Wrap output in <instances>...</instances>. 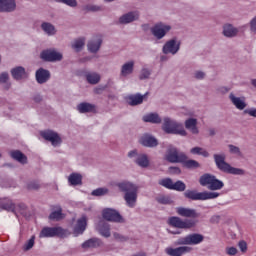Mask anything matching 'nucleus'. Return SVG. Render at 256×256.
Here are the masks:
<instances>
[{
    "label": "nucleus",
    "instance_id": "nucleus-14",
    "mask_svg": "<svg viewBox=\"0 0 256 256\" xmlns=\"http://www.w3.org/2000/svg\"><path fill=\"white\" fill-rule=\"evenodd\" d=\"M176 213L180 217H186L187 219H197L199 217V213L193 208L178 207L176 208Z\"/></svg>",
    "mask_w": 256,
    "mask_h": 256
},
{
    "label": "nucleus",
    "instance_id": "nucleus-13",
    "mask_svg": "<svg viewBox=\"0 0 256 256\" xmlns=\"http://www.w3.org/2000/svg\"><path fill=\"white\" fill-rule=\"evenodd\" d=\"M41 59L43 61H61L63 59V55L55 50H44L40 54Z\"/></svg>",
    "mask_w": 256,
    "mask_h": 256
},
{
    "label": "nucleus",
    "instance_id": "nucleus-48",
    "mask_svg": "<svg viewBox=\"0 0 256 256\" xmlns=\"http://www.w3.org/2000/svg\"><path fill=\"white\" fill-rule=\"evenodd\" d=\"M57 3H64L69 7H77V0H56Z\"/></svg>",
    "mask_w": 256,
    "mask_h": 256
},
{
    "label": "nucleus",
    "instance_id": "nucleus-63",
    "mask_svg": "<svg viewBox=\"0 0 256 256\" xmlns=\"http://www.w3.org/2000/svg\"><path fill=\"white\" fill-rule=\"evenodd\" d=\"M210 135H215V130L214 129L210 130Z\"/></svg>",
    "mask_w": 256,
    "mask_h": 256
},
{
    "label": "nucleus",
    "instance_id": "nucleus-21",
    "mask_svg": "<svg viewBox=\"0 0 256 256\" xmlns=\"http://www.w3.org/2000/svg\"><path fill=\"white\" fill-rule=\"evenodd\" d=\"M11 75L16 81H21V79H26L27 72L25 71V68L18 66L11 70Z\"/></svg>",
    "mask_w": 256,
    "mask_h": 256
},
{
    "label": "nucleus",
    "instance_id": "nucleus-44",
    "mask_svg": "<svg viewBox=\"0 0 256 256\" xmlns=\"http://www.w3.org/2000/svg\"><path fill=\"white\" fill-rule=\"evenodd\" d=\"M156 201L161 205H171L173 203V200L169 196H159L156 198Z\"/></svg>",
    "mask_w": 256,
    "mask_h": 256
},
{
    "label": "nucleus",
    "instance_id": "nucleus-35",
    "mask_svg": "<svg viewBox=\"0 0 256 256\" xmlns=\"http://www.w3.org/2000/svg\"><path fill=\"white\" fill-rule=\"evenodd\" d=\"M239 31L237 28H234L233 25L227 24L224 26L223 34L225 37H235Z\"/></svg>",
    "mask_w": 256,
    "mask_h": 256
},
{
    "label": "nucleus",
    "instance_id": "nucleus-23",
    "mask_svg": "<svg viewBox=\"0 0 256 256\" xmlns=\"http://www.w3.org/2000/svg\"><path fill=\"white\" fill-rule=\"evenodd\" d=\"M229 99L233 103V105L236 107V109H239L240 111H243V109L247 107L245 100L239 97H236L235 94L233 93L229 95Z\"/></svg>",
    "mask_w": 256,
    "mask_h": 256
},
{
    "label": "nucleus",
    "instance_id": "nucleus-18",
    "mask_svg": "<svg viewBox=\"0 0 256 256\" xmlns=\"http://www.w3.org/2000/svg\"><path fill=\"white\" fill-rule=\"evenodd\" d=\"M85 229H87V217L82 216L77 220L76 226L74 227V235H83L85 233Z\"/></svg>",
    "mask_w": 256,
    "mask_h": 256
},
{
    "label": "nucleus",
    "instance_id": "nucleus-50",
    "mask_svg": "<svg viewBox=\"0 0 256 256\" xmlns=\"http://www.w3.org/2000/svg\"><path fill=\"white\" fill-rule=\"evenodd\" d=\"M151 75V71L149 69H142L140 73V79H149V76Z\"/></svg>",
    "mask_w": 256,
    "mask_h": 256
},
{
    "label": "nucleus",
    "instance_id": "nucleus-57",
    "mask_svg": "<svg viewBox=\"0 0 256 256\" xmlns=\"http://www.w3.org/2000/svg\"><path fill=\"white\" fill-rule=\"evenodd\" d=\"M229 149H230L231 153H236L238 155L241 153V151L239 150V147H237V146L230 145Z\"/></svg>",
    "mask_w": 256,
    "mask_h": 256
},
{
    "label": "nucleus",
    "instance_id": "nucleus-9",
    "mask_svg": "<svg viewBox=\"0 0 256 256\" xmlns=\"http://www.w3.org/2000/svg\"><path fill=\"white\" fill-rule=\"evenodd\" d=\"M204 239L202 234L193 233L178 239V245H199Z\"/></svg>",
    "mask_w": 256,
    "mask_h": 256
},
{
    "label": "nucleus",
    "instance_id": "nucleus-55",
    "mask_svg": "<svg viewBox=\"0 0 256 256\" xmlns=\"http://www.w3.org/2000/svg\"><path fill=\"white\" fill-rule=\"evenodd\" d=\"M250 29L252 33H256V16L250 22Z\"/></svg>",
    "mask_w": 256,
    "mask_h": 256
},
{
    "label": "nucleus",
    "instance_id": "nucleus-25",
    "mask_svg": "<svg viewBox=\"0 0 256 256\" xmlns=\"http://www.w3.org/2000/svg\"><path fill=\"white\" fill-rule=\"evenodd\" d=\"M79 113H95V105L87 102H82L77 106Z\"/></svg>",
    "mask_w": 256,
    "mask_h": 256
},
{
    "label": "nucleus",
    "instance_id": "nucleus-10",
    "mask_svg": "<svg viewBox=\"0 0 256 256\" xmlns=\"http://www.w3.org/2000/svg\"><path fill=\"white\" fill-rule=\"evenodd\" d=\"M103 219L112 221L113 223H123V216L115 209L105 208L102 211Z\"/></svg>",
    "mask_w": 256,
    "mask_h": 256
},
{
    "label": "nucleus",
    "instance_id": "nucleus-28",
    "mask_svg": "<svg viewBox=\"0 0 256 256\" xmlns=\"http://www.w3.org/2000/svg\"><path fill=\"white\" fill-rule=\"evenodd\" d=\"M185 127L194 135H197V133H199V129L197 128V119L195 118H189L188 120H186Z\"/></svg>",
    "mask_w": 256,
    "mask_h": 256
},
{
    "label": "nucleus",
    "instance_id": "nucleus-22",
    "mask_svg": "<svg viewBox=\"0 0 256 256\" xmlns=\"http://www.w3.org/2000/svg\"><path fill=\"white\" fill-rule=\"evenodd\" d=\"M139 19V12H129L127 14H124L119 19V23L121 24H127V23H133V21H137Z\"/></svg>",
    "mask_w": 256,
    "mask_h": 256
},
{
    "label": "nucleus",
    "instance_id": "nucleus-64",
    "mask_svg": "<svg viewBox=\"0 0 256 256\" xmlns=\"http://www.w3.org/2000/svg\"><path fill=\"white\" fill-rule=\"evenodd\" d=\"M252 85L256 87V79L252 80Z\"/></svg>",
    "mask_w": 256,
    "mask_h": 256
},
{
    "label": "nucleus",
    "instance_id": "nucleus-24",
    "mask_svg": "<svg viewBox=\"0 0 256 256\" xmlns=\"http://www.w3.org/2000/svg\"><path fill=\"white\" fill-rule=\"evenodd\" d=\"M140 143L144 147H157L158 145L157 139H155V137H152L150 135L142 136L140 139Z\"/></svg>",
    "mask_w": 256,
    "mask_h": 256
},
{
    "label": "nucleus",
    "instance_id": "nucleus-39",
    "mask_svg": "<svg viewBox=\"0 0 256 256\" xmlns=\"http://www.w3.org/2000/svg\"><path fill=\"white\" fill-rule=\"evenodd\" d=\"M192 155H202V157H209V152L201 147H194L190 150Z\"/></svg>",
    "mask_w": 256,
    "mask_h": 256
},
{
    "label": "nucleus",
    "instance_id": "nucleus-29",
    "mask_svg": "<svg viewBox=\"0 0 256 256\" xmlns=\"http://www.w3.org/2000/svg\"><path fill=\"white\" fill-rule=\"evenodd\" d=\"M10 157H12V159H15V161H18L19 163H22L23 165L27 163V156H25V154H23L19 150L11 151Z\"/></svg>",
    "mask_w": 256,
    "mask_h": 256
},
{
    "label": "nucleus",
    "instance_id": "nucleus-37",
    "mask_svg": "<svg viewBox=\"0 0 256 256\" xmlns=\"http://www.w3.org/2000/svg\"><path fill=\"white\" fill-rule=\"evenodd\" d=\"M136 163L139 167H149V158L145 154H140L136 159Z\"/></svg>",
    "mask_w": 256,
    "mask_h": 256
},
{
    "label": "nucleus",
    "instance_id": "nucleus-56",
    "mask_svg": "<svg viewBox=\"0 0 256 256\" xmlns=\"http://www.w3.org/2000/svg\"><path fill=\"white\" fill-rule=\"evenodd\" d=\"M169 173H172L174 175H179L181 173V169H179V167H170Z\"/></svg>",
    "mask_w": 256,
    "mask_h": 256
},
{
    "label": "nucleus",
    "instance_id": "nucleus-52",
    "mask_svg": "<svg viewBox=\"0 0 256 256\" xmlns=\"http://www.w3.org/2000/svg\"><path fill=\"white\" fill-rule=\"evenodd\" d=\"M226 253L227 255L233 256V255H237L238 250L235 247H228L226 248Z\"/></svg>",
    "mask_w": 256,
    "mask_h": 256
},
{
    "label": "nucleus",
    "instance_id": "nucleus-32",
    "mask_svg": "<svg viewBox=\"0 0 256 256\" xmlns=\"http://www.w3.org/2000/svg\"><path fill=\"white\" fill-rule=\"evenodd\" d=\"M99 233L100 235H102V237H111V227L109 226V224L101 222L99 224Z\"/></svg>",
    "mask_w": 256,
    "mask_h": 256
},
{
    "label": "nucleus",
    "instance_id": "nucleus-1",
    "mask_svg": "<svg viewBox=\"0 0 256 256\" xmlns=\"http://www.w3.org/2000/svg\"><path fill=\"white\" fill-rule=\"evenodd\" d=\"M116 185L122 193H125L124 200L126 201V205L133 209L137 203V186L129 181L119 182Z\"/></svg>",
    "mask_w": 256,
    "mask_h": 256
},
{
    "label": "nucleus",
    "instance_id": "nucleus-61",
    "mask_svg": "<svg viewBox=\"0 0 256 256\" xmlns=\"http://www.w3.org/2000/svg\"><path fill=\"white\" fill-rule=\"evenodd\" d=\"M34 101H35L36 103H39V102L41 101V96H40V95H36V96L34 97Z\"/></svg>",
    "mask_w": 256,
    "mask_h": 256
},
{
    "label": "nucleus",
    "instance_id": "nucleus-51",
    "mask_svg": "<svg viewBox=\"0 0 256 256\" xmlns=\"http://www.w3.org/2000/svg\"><path fill=\"white\" fill-rule=\"evenodd\" d=\"M238 247L242 253H247V242L245 240L240 241Z\"/></svg>",
    "mask_w": 256,
    "mask_h": 256
},
{
    "label": "nucleus",
    "instance_id": "nucleus-54",
    "mask_svg": "<svg viewBox=\"0 0 256 256\" xmlns=\"http://www.w3.org/2000/svg\"><path fill=\"white\" fill-rule=\"evenodd\" d=\"M113 235L117 241H127V237H125L117 232H115Z\"/></svg>",
    "mask_w": 256,
    "mask_h": 256
},
{
    "label": "nucleus",
    "instance_id": "nucleus-31",
    "mask_svg": "<svg viewBox=\"0 0 256 256\" xmlns=\"http://www.w3.org/2000/svg\"><path fill=\"white\" fill-rule=\"evenodd\" d=\"M68 181L70 185H73L74 187L77 185H82L83 184V176L79 173H72L68 177Z\"/></svg>",
    "mask_w": 256,
    "mask_h": 256
},
{
    "label": "nucleus",
    "instance_id": "nucleus-5",
    "mask_svg": "<svg viewBox=\"0 0 256 256\" xmlns=\"http://www.w3.org/2000/svg\"><path fill=\"white\" fill-rule=\"evenodd\" d=\"M219 195V192H197L196 190H186L184 192V197H186V199H190L191 201H207L209 199H217Z\"/></svg>",
    "mask_w": 256,
    "mask_h": 256
},
{
    "label": "nucleus",
    "instance_id": "nucleus-7",
    "mask_svg": "<svg viewBox=\"0 0 256 256\" xmlns=\"http://www.w3.org/2000/svg\"><path fill=\"white\" fill-rule=\"evenodd\" d=\"M162 129L165 133H168L171 135H182V136L187 135V132L185 131L183 126L180 123L174 120H171L170 118H164Z\"/></svg>",
    "mask_w": 256,
    "mask_h": 256
},
{
    "label": "nucleus",
    "instance_id": "nucleus-49",
    "mask_svg": "<svg viewBox=\"0 0 256 256\" xmlns=\"http://www.w3.org/2000/svg\"><path fill=\"white\" fill-rule=\"evenodd\" d=\"M85 11H92V12L101 11V6L87 5L85 6Z\"/></svg>",
    "mask_w": 256,
    "mask_h": 256
},
{
    "label": "nucleus",
    "instance_id": "nucleus-42",
    "mask_svg": "<svg viewBox=\"0 0 256 256\" xmlns=\"http://www.w3.org/2000/svg\"><path fill=\"white\" fill-rule=\"evenodd\" d=\"M185 189H187V186L181 180L172 184V191H185Z\"/></svg>",
    "mask_w": 256,
    "mask_h": 256
},
{
    "label": "nucleus",
    "instance_id": "nucleus-33",
    "mask_svg": "<svg viewBox=\"0 0 256 256\" xmlns=\"http://www.w3.org/2000/svg\"><path fill=\"white\" fill-rule=\"evenodd\" d=\"M0 208L4 209L5 211H11L12 213H15V204L7 198L0 201Z\"/></svg>",
    "mask_w": 256,
    "mask_h": 256
},
{
    "label": "nucleus",
    "instance_id": "nucleus-34",
    "mask_svg": "<svg viewBox=\"0 0 256 256\" xmlns=\"http://www.w3.org/2000/svg\"><path fill=\"white\" fill-rule=\"evenodd\" d=\"M144 123H161V117L157 113H150L143 116Z\"/></svg>",
    "mask_w": 256,
    "mask_h": 256
},
{
    "label": "nucleus",
    "instance_id": "nucleus-20",
    "mask_svg": "<svg viewBox=\"0 0 256 256\" xmlns=\"http://www.w3.org/2000/svg\"><path fill=\"white\" fill-rule=\"evenodd\" d=\"M50 77H51V74L49 73L48 70L40 68L36 71V80L40 84L47 83Z\"/></svg>",
    "mask_w": 256,
    "mask_h": 256
},
{
    "label": "nucleus",
    "instance_id": "nucleus-59",
    "mask_svg": "<svg viewBox=\"0 0 256 256\" xmlns=\"http://www.w3.org/2000/svg\"><path fill=\"white\" fill-rule=\"evenodd\" d=\"M248 115H250L251 117H256V109L249 110Z\"/></svg>",
    "mask_w": 256,
    "mask_h": 256
},
{
    "label": "nucleus",
    "instance_id": "nucleus-27",
    "mask_svg": "<svg viewBox=\"0 0 256 256\" xmlns=\"http://www.w3.org/2000/svg\"><path fill=\"white\" fill-rule=\"evenodd\" d=\"M101 43H103L101 37L97 38L96 40L89 41L87 45L88 51H90V53H97V51L101 49Z\"/></svg>",
    "mask_w": 256,
    "mask_h": 256
},
{
    "label": "nucleus",
    "instance_id": "nucleus-4",
    "mask_svg": "<svg viewBox=\"0 0 256 256\" xmlns=\"http://www.w3.org/2000/svg\"><path fill=\"white\" fill-rule=\"evenodd\" d=\"M69 235H71V233H69V230L63 229L61 226H58L42 228L39 237L40 239L51 237H59L60 239H65V237H69Z\"/></svg>",
    "mask_w": 256,
    "mask_h": 256
},
{
    "label": "nucleus",
    "instance_id": "nucleus-19",
    "mask_svg": "<svg viewBox=\"0 0 256 256\" xmlns=\"http://www.w3.org/2000/svg\"><path fill=\"white\" fill-rule=\"evenodd\" d=\"M103 242L99 238H90L82 243V249H97V247H101Z\"/></svg>",
    "mask_w": 256,
    "mask_h": 256
},
{
    "label": "nucleus",
    "instance_id": "nucleus-17",
    "mask_svg": "<svg viewBox=\"0 0 256 256\" xmlns=\"http://www.w3.org/2000/svg\"><path fill=\"white\" fill-rule=\"evenodd\" d=\"M16 7L15 0H0V13H10L11 11H15Z\"/></svg>",
    "mask_w": 256,
    "mask_h": 256
},
{
    "label": "nucleus",
    "instance_id": "nucleus-36",
    "mask_svg": "<svg viewBox=\"0 0 256 256\" xmlns=\"http://www.w3.org/2000/svg\"><path fill=\"white\" fill-rule=\"evenodd\" d=\"M134 65L135 63H133V61L125 63L122 66L121 75H123V77H126V75H131V73H133Z\"/></svg>",
    "mask_w": 256,
    "mask_h": 256
},
{
    "label": "nucleus",
    "instance_id": "nucleus-3",
    "mask_svg": "<svg viewBox=\"0 0 256 256\" xmlns=\"http://www.w3.org/2000/svg\"><path fill=\"white\" fill-rule=\"evenodd\" d=\"M199 183L202 187H207L209 191H220V189L225 187L223 181L209 173L203 174L199 179Z\"/></svg>",
    "mask_w": 256,
    "mask_h": 256
},
{
    "label": "nucleus",
    "instance_id": "nucleus-46",
    "mask_svg": "<svg viewBox=\"0 0 256 256\" xmlns=\"http://www.w3.org/2000/svg\"><path fill=\"white\" fill-rule=\"evenodd\" d=\"M35 245V236H32L24 245V251H29L33 249Z\"/></svg>",
    "mask_w": 256,
    "mask_h": 256
},
{
    "label": "nucleus",
    "instance_id": "nucleus-40",
    "mask_svg": "<svg viewBox=\"0 0 256 256\" xmlns=\"http://www.w3.org/2000/svg\"><path fill=\"white\" fill-rule=\"evenodd\" d=\"M83 47H85V38H78L72 44V48H74L77 52L81 51Z\"/></svg>",
    "mask_w": 256,
    "mask_h": 256
},
{
    "label": "nucleus",
    "instance_id": "nucleus-60",
    "mask_svg": "<svg viewBox=\"0 0 256 256\" xmlns=\"http://www.w3.org/2000/svg\"><path fill=\"white\" fill-rule=\"evenodd\" d=\"M137 155V150H132L128 153V157H135Z\"/></svg>",
    "mask_w": 256,
    "mask_h": 256
},
{
    "label": "nucleus",
    "instance_id": "nucleus-53",
    "mask_svg": "<svg viewBox=\"0 0 256 256\" xmlns=\"http://www.w3.org/2000/svg\"><path fill=\"white\" fill-rule=\"evenodd\" d=\"M6 81H9V74L7 72H3L0 74V83H5Z\"/></svg>",
    "mask_w": 256,
    "mask_h": 256
},
{
    "label": "nucleus",
    "instance_id": "nucleus-11",
    "mask_svg": "<svg viewBox=\"0 0 256 256\" xmlns=\"http://www.w3.org/2000/svg\"><path fill=\"white\" fill-rule=\"evenodd\" d=\"M41 137L45 139L46 141H50V143L53 145V147H57V145H61L62 140L59 134L57 132H54L52 130H45L40 133Z\"/></svg>",
    "mask_w": 256,
    "mask_h": 256
},
{
    "label": "nucleus",
    "instance_id": "nucleus-45",
    "mask_svg": "<svg viewBox=\"0 0 256 256\" xmlns=\"http://www.w3.org/2000/svg\"><path fill=\"white\" fill-rule=\"evenodd\" d=\"M109 190L107 188H97L96 190L92 191V195L94 197H101L102 195H106Z\"/></svg>",
    "mask_w": 256,
    "mask_h": 256
},
{
    "label": "nucleus",
    "instance_id": "nucleus-62",
    "mask_svg": "<svg viewBox=\"0 0 256 256\" xmlns=\"http://www.w3.org/2000/svg\"><path fill=\"white\" fill-rule=\"evenodd\" d=\"M134 256H147L145 253L135 254Z\"/></svg>",
    "mask_w": 256,
    "mask_h": 256
},
{
    "label": "nucleus",
    "instance_id": "nucleus-6",
    "mask_svg": "<svg viewBox=\"0 0 256 256\" xmlns=\"http://www.w3.org/2000/svg\"><path fill=\"white\" fill-rule=\"evenodd\" d=\"M214 161L220 171L223 173H230V175H243V170L234 168L229 163L225 162V155H214Z\"/></svg>",
    "mask_w": 256,
    "mask_h": 256
},
{
    "label": "nucleus",
    "instance_id": "nucleus-26",
    "mask_svg": "<svg viewBox=\"0 0 256 256\" xmlns=\"http://www.w3.org/2000/svg\"><path fill=\"white\" fill-rule=\"evenodd\" d=\"M144 97L145 96H143L141 94L130 95L126 98V101H127L128 105L135 107V105H141V103H143Z\"/></svg>",
    "mask_w": 256,
    "mask_h": 256
},
{
    "label": "nucleus",
    "instance_id": "nucleus-15",
    "mask_svg": "<svg viewBox=\"0 0 256 256\" xmlns=\"http://www.w3.org/2000/svg\"><path fill=\"white\" fill-rule=\"evenodd\" d=\"M181 47V44L177 42V40L172 39L165 43L163 47V53L165 55H168V53H171L172 55H175Z\"/></svg>",
    "mask_w": 256,
    "mask_h": 256
},
{
    "label": "nucleus",
    "instance_id": "nucleus-58",
    "mask_svg": "<svg viewBox=\"0 0 256 256\" xmlns=\"http://www.w3.org/2000/svg\"><path fill=\"white\" fill-rule=\"evenodd\" d=\"M205 77V73L202 71H198L195 73V78L196 79H203Z\"/></svg>",
    "mask_w": 256,
    "mask_h": 256
},
{
    "label": "nucleus",
    "instance_id": "nucleus-8",
    "mask_svg": "<svg viewBox=\"0 0 256 256\" xmlns=\"http://www.w3.org/2000/svg\"><path fill=\"white\" fill-rule=\"evenodd\" d=\"M168 225L170 227H175L176 229H193L197 225V221L193 219L182 220L177 216H172L168 218Z\"/></svg>",
    "mask_w": 256,
    "mask_h": 256
},
{
    "label": "nucleus",
    "instance_id": "nucleus-12",
    "mask_svg": "<svg viewBox=\"0 0 256 256\" xmlns=\"http://www.w3.org/2000/svg\"><path fill=\"white\" fill-rule=\"evenodd\" d=\"M151 31L156 39H163L168 31H171V26L158 23L151 29Z\"/></svg>",
    "mask_w": 256,
    "mask_h": 256
},
{
    "label": "nucleus",
    "instance_id": "nucleus-30",
    "mask_svg": "<svg viewBox=\"0 0 256 256\" xmlns=\"http://www.w3.org/2000/svg\"><path fill=\"white\" fill-rule=\"evenodd\" d=\"M56 211H53L49 215L50 221H61L65 216L63 215V209L61 206H55Z\"/></svg>",
    "mask_w": 256,
    "mask_h": 256
},
{
    "label": "nucleus",
    "instance_id": "nucleus-16",
    "mask_svg": "<svg viewBox=\"0 0 256 256\" xmlns=\"http://www.w3.org/2000/svg\"><path fill=\"white\" fill-rule=\"evenodd\" d=\"M167 255L171 256H181L186 255V253H191V247L180 246L178 248H166Z\"/></svg>",
    "mask_w": 256,
    "mask_h": 256
},
{
    "label": "nucleus",
    "instance_id": "nucleus-2",
    "mask_svg": "<svg viewBox=\"0 0 256 256\" xmlns=\"http://www.w3.org/2000/svg\"><path fill=\"white\" fill-rule=\"evenodd\" d=\"M167 161L170 163H184L187 169H198L200 167L197 160H187V155L183 152L177 151V148H171L166 156Z\"/></svg>",
    "mask_w": 256,
    "mask_h": 256
},
{
    "label": "nucleus",
    "instance_id": "nucleus-43",
    "mask_svg": "<svg viewBox=\"0 0 256 256\" xmlns=\"http://www.w3.org/2000/svg\"><path fill=\"white\" fill-rule=\"evenodd\" d=\"M159 185L165 187L166 189H173V180L171 178H165L159 181Z\"/></svg>",
    "mask_w": 256,
    "mask_h": 256
},
{
    "label": "nucleus",
    "instance_id": "nucleus-41",
    "mask_svg": "<svg viewBox=\"0 0 256 256\" xmlns=\"http://www.w3.org/2000/svg\"><path fill=\"white\" fill-rule=\"evenodd\" d=\"M42 29L48 35H55V26L52 25L51 23H47V22L42 23Z\"/></svg>",
    "mask_w": 256,
    "mask_h": 256
},
{
    "label": "nucleus",
    "instance_id": "nucleus-47",
    "mask_svg": "<svg viewBox=\"0 0 256 256\" xmlns=\"http://www.w3.org/2000/svg\"><path fill=\"white\" fill-rule=\"evenodd\" d=\"M40 187L41 185L37 181H32L27 185V189H29L30 191H37V189H39Z\"/></svg>",
    "mask_w": 256,
    "mask_h": 256
},
{
    "label": "nucleus",
    "instance_id": "nucleus-38",
    "mask_svg": "<svg viewBox=\"0 0 256 256\" xmlns=\"http://www.w3.org/2000/svg\"><path fill=\"white\" fill-rule=\"evenodd\" d=\"M86 79L91 85H97L101 81V76L97 73H89L86 75Z\"/></svg>",
    "mask_w": 256,
    "mask_h": 256
}]
</instances>
